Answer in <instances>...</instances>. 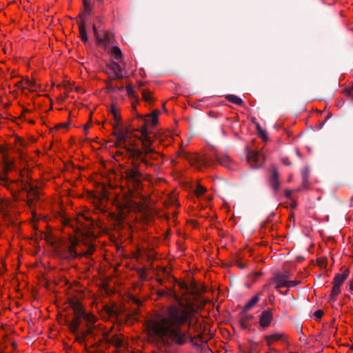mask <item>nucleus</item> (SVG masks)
Listing matches in <instances>:
<instances>
[{
  "label": "nucleus",
  "mask_w": 353,
  "mask_h": 353,
  "mask_svg": "<svg viewBox=\"0 0 353 353\" xmlns=\"http://www.w3.org/2000/svg\"><path fill=\"white\" fill-rule=\"evenodd\" d=\"M28 112H29V110H28V109H26L25 108H23V113Z\"/></svg>",
  "instance_id": "55"
},
{
  "label": "nucleus",
  "mask_w": 353,
  "mask_h": 353,
  "mask_svg": "<svg viewBox=\"0 0 353 353\" xmlns=\"http://www.w3.org/2000/svg\"><path fill=\"white\" fill-rule=\"evenodd\" d=\"M123 89V86H116V91H121Z\"/></svg>",
  "instance_id": "53"
},
{
  "label": "nucleus",
  "mask_w": 353,
  "mask_h": 353,
  "mask_svg": "<svg viewBox=\"0 0 353 353\" xmlns=\"http://www.w3.org/2000/svg\"><path fill=\"white\" fill-rule=\"evenodd\" d=\"M216 160L222 165L230 168L231 159L228 155H215Z\"/></svg>",
  "instance_id": "19"
},
{
  "label": "nucleus",
  "mask_w": 353,
  "mask_h": 353,
  "mask_svg": "<svg viewBox=\"0 0 353 353\" xmlns=\"http://www.w3.org/2000/svg\"><path fill=\"white\" fill-rule=\"evenodd\" d=\"M26 203L30 208H32L39 199V192L36 187H30Z\"/></svg>",
  "instance_id": "13"
},
{
  "label": "nucleus",
  "mask_w": 353,
  "mask_h": 353,
  "mask_svg": "<svg viewBox=\"0 0 353 353\" xmlns=\"http://www.w3.org/2000/svg\"><path fill=\"white\" fill-rule=\"evenodd\" d=\"M21 84H22V82L19 81L18 83H16V85L19 87V86H21Z\"/></svg>",
  "instance_id": "56"
},
{
  "label": "nucleus",
  "mask_w": 353,
  "mask_h": 353,
  "mask_svg": "<svg viewBox=\"0 0 353 353\" xmlns=\"http://www.w3.org/2000/svg\"><path fill=\"white\" fill-rule=\"evenodd\" d=\"M126 91L128 92L129 97H130L136 101H138V97L135 95L134 90H133V87L131 84L128 85L126 86Z\"/></svg>",
  "instance_id": "31"
},
{
  "label": "nucleus",
  "mask_w": 353,
  "mask_h": 353,
  "mask_svg": "<svg viewBox=\"0 0 353 353\" xmlns=\"http://www.w3.org/2000/svg\"><path fill=\"white\" fill-rule=\"evenodd\" d=\"M94 246L91 245V246H90V247L88 248V250H86V252H85L84 253H83V254H79V253H77V255H78V256H77V258H81V257H82L83 256H90V255H92V253L94 252ZM74 259H76V257H75Z\"/></svg>",
  "instance_id": "33"
},
{
  "label": "nucleus",
  "mask_w": 353,
  "mask_h": 353,
  "mask_svg": "<svg viewBox=\"0 0 353 353\" xmlns=\"http://www.w3.org/2000/svg\"><path fill=\"white\" fill-rule=\"evenodd\" d=\"M182 157L187 159L192 165H194L197 169H201L203 166H208L212 160L197 154H191L184 152Z\"/></svg>",
  "instance_id": "7"
},
{
  "label": "nucleus",
  "mask_w": 353,
  "mask_h": 353,
  "mask_svg": "<svg viewBox=\"0 0 353 353\" xmlns=\"http://www.w3.org/2000/svg\"><path fill=\"white\" fill-rule=\"evenodd\" d=\"M350 289L353 291V279L350 283Z\"/></svg>",
  "instance_id": "54"
},
{
  "label": "nucleus",
  "mask_w": 353,
  "mask_h": 353,
  "mask_svg": "<svg viewBox=\"0 0 353 353\" xmlns=\"http://www.w3.org/2000/svg\"><path fill=\"white\" fill-rule=\"evenodd\" d=\"M259 295L256 294L243 307L244 310H250L252 309L259 301Z\"/></svg>",
  "instance_id": "23"
},
{
  "label": "nucleus",
  "mask_w": 353,
  "mask_h": 353,
  "mask_svg": "<svg viewBox=\"0 0 353 353\" xmlns=\"http://www.w3.org/2000/svg\"><path fill=\"white\" fill-rule=\"evenodd\" d=\"M79 33H80V37L81 40L86 43L88 40L87 33L85 31V22L83 20H81L79 22Z\"/></svg>",
  "instance_id": "21"
},
{
  "label": "nucleus",
  "mask_w": 353,
  "mask_h": 353,
  "mask_svg": "<svg viewBox=\"0 0 353 353\" xmlns=\"http://www.w3.org/2000/svg\"><path fill=\"white\" fill-rule=\"evenodd\" d=\"M112 38H113V36L111 34L105 32L103 38H101L102 39H104V41L103 43H98L103 45L105 47H106L110 43H111Z\"/></svg>",
  "instance_id": "28"
},
{
  "label": "nucleus",
  "mask_w": 353,
  "mask_h": 353,
  "mask_svg": "<svg viewBox=\"0 0 353 353\" xmlns=\"http://www.w3.org/2000/svg\"><path fill=\"white\" fill-rule=\"evenodd\" d=\"M132 108H133V110H135V109H136V105H132Z\"/></svg>",
  "instance_id": "59"
},
{
  "label": "nucleus",
  "mask_w": 353,
  "mask_h": 353,
  "mask_svg": "<svg viewBox=\"0 0 353 353\" xmlns=\"http://www.w3.org/2000/svg\"><path fill=\"white\" fill-rule=\"evenodd\" d=\"M222 132H223V134H225V130H222Z\"/></svg>",
  "instance_id": "62"
},
{
  "label": "nucleus",
  "mask_w": 353,
  "mask_h": 353,
  "mask_svg": "<svg viewBox=\"0 0 353 353\" xmlns=\"http://www.w3.org/2000/svg\"><path fill=\"white\" fill-rule=\"evenodd\" d=\"M336 296H332V294H330V301H335L336 300Z\"/></svg>",
  "instance_id": "51"
},
{
  "label": "nucleus",
  "mask_w": 353,
  "mask_h": 353,
  "mask_svg": "<svg viewBox=\"0 0 353 353\" xmlns=\"http://www.w3.org/2000/svg\"><path fill=\"white\" fill-rule=\"evenodd\" d=\"M3 166L5 173H8L13 169L14 165L12 161H9L7 159H4Z\"/></svg>",
  "instance_id": "27"
},
{
  "label": "nucleus",
  "mask_w": 353,
  "mask_h": 353,
  "mask_svg": "<svg viewBox=\"0 0 353 353\" xmlns=\"http://www.w3.org/2000/svg\"><path fill=\"white\" fill-rule=\"evenodd\" d=\"M107 68L112 73L110 80L121 79L124 77L123 69L118 63L112 61L107 65Z\"/></svg>",
  "instance_id": "10"
},
{
  "label": "nucleus",
  "mask_w": 353,
  "mask_h": 353,
  "mask_svg": "<svg viewBox=\"0 0 353 353\" xmlns=\"http://www.w3.org/2000/svg\"><path fill=\"white\" fill-rule=\"evenodd\" d=\"M89 126H90L89 123H86L85 125H83V131L85 132V134H87V132H88Z\"/></svg>",
  "instance_id": "49"
},
{
  "label": "nucleus",
  "mask_w": 353,
  "mask_h": 353,
  "mask_svg": "<svg viewBox=\"0 0 353 353\" xmlns=\"http://www.w3.org/2000/svg\"><path fill=\"white\" fill-rule=\"evenodd\" d=\"M272 313L270 310H263L260 315L259 324L263 328H266L270 326L272 321Z\"/></svg>",
  "instance_id": "12"
},
{
  "label": "nucleus",
  "mask_w": 353,
  "mask_h": 353,
  "mask_svg": "<svg viewBox=\"0 0 353 353\" xmlns=\"http://www.w3.org/2000/svg\"><path fill=\"white\" fill-rule=\"evenodd\" d=\"M142 96L144 101L148 103H152L154 100L152 97V93L148 90H142Z\"/></svg>",
  "instance_id": "29"
},
{
  "label": "nucleus",
  "mask_w": 353,
  "mask_h": 353,
  "mask_svg": "<svg viewBox=\"0 0 353 353\" xmlns=\"http://www.w3.org/2000/svg\"><path fill=\"white\" fill-rule=\"evenodd\" d=\"M247 160L252 168H258L264 162V157L259 151L250 150L247 154Z\"/></svg>",
  "instance_id": "8"
},
{
  "label": "nucleus",
  "mask_w": 353,
  "mask_h": 353,
  "mask_svg": "<svg viewBox=\"0 0 353 353\" xmlns=\"http://www.w3.org/2000/svg\"><path fill=\"white\" fill-rule=\"evenodd\" d=\"M105 310L111 317L123 316L124 318H130L131 316V314L129 312H127L125 309L122 306H118L116 305L112 306L105 305Z\"/></svg>",
  "instance_id": "9"
},
{
  "label": "nucleus",
  "mask_w": 353,
  "mask_h": 353,
  "mask_svg": "<svg viewBox=\"0 0 353 353\" xmlns=\"http://www.w3.org/2000/svg\"><path fill=\"white\" fill-rule=\"evenodd\" d=\"M136 145V143L134 141H131L130 139H128V141H127V146L131 148H135L134 146Z\"/></svg>",
  "instance_id": "43"
},
{
  "label": "nucleus",
  "mask_w": 353,
  "mask_h": 353,
  "mask_svg": "<svg viewBox=\"0 0 353 353\" xmlns=\"http://www.w3.org/2000/svg\"><path fill=\"white\" fill-rule=\"evenodd\" d=\"M289 276L287 274L276 273L274 276V280L276 282V289L279 290L281 287H288L289 284Z\"/></svg>",
  "instance_id": "14"
},
{
  "label": "nucleus",
  "mask_w": 353,
  "mask_h": 353,
  "mask_svg": "<svg viewBox=\"0 0 353 353\" xmlns=\"http://www.w3.org/2000/svg\"><path fill=\"white\" fill-rule=\"evenodd\" d=\"M112 80H108V81H106V88L108 89V91H110V92H116V86H114L112 83H111V81Z\"/></svg>",
  "instance_id": "37"
},
{
  "label": "nucleus",
  "mask_w": 353,
  "mask_h": 353,
  "mask_svg": "<svg viewBox=\"0 0 353 353\" xmlns=\"http://www.w3.org/2000/svg\"><path fill=\"white\" fill-rule=\"evenodd\" d=\"M180 288V295L183 303L190 301V308L192 309L190 314V321H191V327L194 323V314L196 312V308L204 306V303L201 300V294L205 292V288L202 285L199 286L194 281H191L188 284L185 281H176Z\"/></svg>",
  "instance_id": "4"
},
{
  "label": "nucleus",
  "mask_w": 353,
  "mask_h": 353,
  "mask_svg": "<svg viewBox=\"0 0 353 353\" xmlns=\"http://www.w3.org/2000/svg\"><path fill=\"white\" fill-rule=\"evenodd\" d=\"M152 142H150L148 139L146 142L142 144V148H130L128 152L130 157L132 159V168H128L124 172V179L128 185V190L132 196H139L141 190L143 188V174L140 171L139 163L134 162V160H138L140 163L144 164L146 168H152L153 163L151 161H159L161 159L159 152L155 151L151 146Z\"/></svg>",
  "instance_id": "2"
},
{
  "label": "nucleus",
  "mask_w": 353,
  "mask_h": 353,
  "mask_svg": "<svg viewBox=\"0 0 353 353\" xmlns=\"http://www.w3.org/2000/svg\"><path fill=\"white\" fill-rule=\"evenodd\" d=\"M310 173V169L307 166L304 167L301 171L302 184L305 188H307Z\"/></svg>",
  "instance_id": "20"
},
{
  "label": "nucleus",
  "mask_w": 353,
  "mask_h": 353,
  "mask_svg": "<svg viewBox=\"0 0 353 353\" xmlns=\"http://www.w3.org/2000/svg\"><path fill=\"white\" fill-rule=\"evenodd\" d=\"M21 189L23 191H26L27 194H28V190H30V187H33L28 182H23V181H20Z\"/></svg>",
  "instance_id": "35"
},
{
  "label": "nucleus",
  "mask_w": 353,
  "mask_h": 353,
  "mask_svg": "<svg viewBox=\"0 0 353 353\" xmlns=\"http://www.w3.org/2000/svg\"><path fill=\"white\" fill-rule=\"evenodd\" d=\"M350 274L349 269L345 270L342 274H336L333 280V285L341 288L343 282L347 279Z\"/></svg>",
  "instance_id": "16"
},
{
  "label": "nucleus",
  "mask_w": 353,
  "mask_h": 353,
  "mask_svg": "<svg viewBox=\"0 0 353 353\" xmlns=\"http://www.w3.org/2000/svg\"><path fill=\"white\" fill-rule=\"evenodd\" d=\"M205 191L206 189L201 185H198L195 190V192L198 196L203 194Z\"/></svg>",
  "instance_id": "38"
},
{
  "label": "nucleus",
  "mask_w": 353,
  "mask_h": 353,
  "mask_svg": "<svg viewBox=\"0 0 353 353\" xmlns=\"http://www.w3.org/2000/svg\"><path fill=\"white\" fill-rule=\"evenodd\" d=\"M34 82H32L31 81L27 79L26 80V85L29 87V88H32L33 85H34Z\"/></svg>",
  "instance_id": "48"
},
{
  "label": "nucleus",
  "mask_w": 353,
  "mask_h": 353,
  "mask_svg": "<svg viewBox=\"0 0 353 353\" xmlns=\"http://www.w3.org/2000/svg\"><path fill=\"white\" fill-rule=\"evenodd\" d=\"M285 334L283 333H275L271 335L264 336V339H272L273 341H277L283 339Z\"/></svg>",
  "instance_id": "26"
},
{
  "label": "nucleus",
  "mask_w": 353,
  "mask_h": 353,
  "mask_svg": "<svg viewBox=\"0 0 353 353\" xmlns=\"http://www.w3.org/2000/svg\"><path fill=\"white\" fill-rule=\"evenodd\" d=\"M110 112L113 115L115 122L113 123V129L116 130L121 125V117L114 105L111 106Z\"/></svg>",
  "instance_id": "18"
},
{
  "label": "nucleus",
  "mask_w": 353,
  "mask_h": 353,
  "mask_svg": "<svg viewBox=\"0 0 353 353\" xmlns=\"http://www.w3.org/2000/svg\"><path fill=\"white\" fill-rule=\"evenodd\" d=\"M281 161L285 165H290L292 164L291 162L289 161L288 157H282L281 158Z\"/></svg>",
  "instance_id": "44"
},
{
  "label": "nucleus",
  "mask_w": 353,
  "mask_h": 353,
  "mask_svg": "<svg viewBox=\"0 0 353 353\" xmlns=\"http://www.w3.org/2000/svg\"><path fill=\"white\" fill-rule=\"evenodd\" d=\"M250 343H252V345H254V344L255 345V344H256V343H255L254 342H253L252 341H250Z\"/></svg>",
  "instance_id": "58"
},
{
  "label": "nucleus",
  "mask_w": 353,
  "mask_h": 353,
  "mask_svg": "<svg viewBox=\"0 0 353 353\" xmlns=\"http://www.w3.org/2000/svg\"><path fill=\"white\" fill-rule=\"evenodd\" d=\"M13 346H17V343H13Z\"/></svg>",
  "instance_id": "63"
},
{
  "label": "nucleus",
  "mask_w": 353,
  "mask_h": 353,
  "mask_svg": "<svg viewBox=\"0 0 353 353\" xmlns=\"http://www.w3.org/2000/svg\"><path fill=\"white\" fill-rule=\"evenodd\" d=\"M159 112L157 110H155L152 112L150 115H146L145 118L143 117L142 115L137 114V117L140 119H143L144 122L148 125L150 124L152 126H155L158 123V116Z\"/></svg>",
  "instance_id": "15"
},
{
  "label": "nucleus",
  "mask_w": 353,
  "mask_h": 353,
  "mask_svg": "<svg viewBox=\"0 0 353 353\" xmlns=\"http://www.w3.org/2000/svg\"><path fill=\"white\" fill-rule=\"evenodd\" d=\"M225 99L230 102L238 105H242L243 103V100L234 94H228L225 97Z\"/></svg>",
  "instance_id": "25"
},
{
  "label": "nucleus",
  "mask_w": 353,
  "mask_h": 353,
  "mask_svg": "<svg viewBox=\"0 0 353 353\" xmlns=\"http://www.w3.org/2000/svg\"><path fill=\"white\" fill-rule=\"evenodd\" d=\"M157 294L173 300L176 304L168 307L164 316L152 323V331L158 336H169L177 345L185 344L188 339L187 333L181 332L180 326L187 324L191 327L190 314L192 309L190 308V301L183 303L181 297L171 288L159 290Z\"/></svg>",
  "instance_id": "1"
},
{
  "label": "nucleus",
  "mask_w": 353,
  "mask_h": 353,
  "mask_svg": "<svg viewBox=\"0 0 353 353\" xmlns=\"http://www.w3.org/2000/svg\"><path fill=\"white\" fill-rule=\"evenodd\" d=\"M256 128L259 136L264 140L266 141L268 139V135L266 132L261 127L259 123L256 124Z\"/></svg>",
  "instance_id": "30"
},
{
  "label": "nucleus",
  "mask_w": 353,
  "mask_h": 353,
  "mask_svg": "<svg viewBox=\"0 0 353 353\" xmlns=\"http://www.w3.org/2000/svg\"><path fill=\"white\" fill-rule=\"evenodd\" d=\"M1 212H2V214L4 217H7L8 216L9 214H8V212L4 210H1Z\"/></svg>",
  "instance_id": "50"
},
{
  "label": "nucleus",
  "mask_w": 353,
  "mask_h": 353,
  "mask_svg": "<svg viewBox=\"0 0 353 353\" xmlns=\"http://www.w3.org/2000/svg\"><path fill=\"white\" fill-rule=\"evenodd\" d=\"M300 283V281H289L288 288L296 286Z\"/></svg>",
  "instance_id": "42"
},
{
  "label": "nucleus",
  "mask_w": 353,
  "mask_h": 353,
  "mask_svg": "<svg viewBox=\"0 0 353 353\" xmlns=\"http://www.w3.org/2000/svg\"><path fill=\"white\" fill-rule=\"evenodd\" d=\"M159 283H162L163 281L161 279H159Z\"/></svg>",
  "instance_id": "60"
},
{
  "label": "nucleus",
  "mask_w": 353,
  "mask_h": 353,
  "mask_svg": "<svg viewBox=\"0 0 353 353\" xmlns=\"http://www.w3.org/2000/svg\"><path fill=\"white\" fill-rule=\"evenodd\" d=\"M70 125V123L67 122V123H60V124H58L56 128L57 129L60 128H68V126Z\"/></svg>",
  "instance_id": "45"
},
{
  "label": "nucleus",
  "mask_w": 353,
  "mask_h": 353,
  "mask_svg": "<svg viewBox=\"0 0 353 353\" xmlns=\"http://www.w3.org/2000/svg\"><path fill=\"white\" fill-rule=\"evenodd\" d=\"M265 225V223H263L262 226L264 227Z\"/></svg>",
  "instance_id": "64"
},
{
  "label": "nucleus",
  "mask_w": 353,
  "mask_h": 353,
  "mask_svg": "<svg viewBox=\"0 0 353 353\" xmlns=\"http://www.w3.org/2000/svg\"><path fill=\"white\" fill-rule=\"evenodd\" d=\"M292 190H285V196L287 197V198H290L291 197V195H292Z\"/></svg>",
  "instance_id": "47"
},
{
  "label": "nucleus",
  "mask_w": 353,
  "mask_h": 353,
  "mask_svg": "<svg viewBox=\"0 0 353 353\" xmlns=\"http://www.w3.org/2000/svg\"><path fill=\"white\" fill-rule=\"evenodd\" d=\"M265 340L266 341L267 345H268V346H270L272 344V342L273 341H272V339H265Z\"/></svg>",
  "instance_id": "52"
},
{
  "label": "nucleus",
  "mask_w": 353,
  "mask_h": 353,
  "mask_svg": "<svg viewBox=\"0 0 353 353\" xmlns=\"http://www.w3.org/2000/svg\"><path fill=\"white\" fill-rule=\"evenodd\" d=\"M340 292H341V288L333 285L330 294H332V296H338L340 294Z\"/></svg>",
  "instance_id": "36"
},
{
  "label": "nucleus",
  "mask_w": 353,
  "mask_h": 353,
  "mask_svg": "<svg viewBox=\"0 0 353 353\" xmlns=\"http://www.w3.org/2000/svg\"><path fill=\"white\" fill-rule=\"evenodd\" d=\"M147 123H145L143 126L141 128L140 132L141 134V137L140 138V140L142 142V144H143V142H146V140L148 139L150 142H152L151 138L148 136V130L147 128Z\"/></svg>",
  "instance_id": "22"
},
{
  "label": "nucleus",
  "mask_w": 353,
  "mask_h": 353,
  "mask_svg": "<svg viewBox=\"0 0 353 353\" xmlns=\"http://www.w3.org/2000/svg\"><path fill=\"white\" fill-rule=\"evenodd\" d=\"M296 152H297V155H299V156L301 155L299 150H297Z\"/></svg>",
  "instance_id": "57"
},
{
  "label": "nucleus",
  "mask_w": 353,
  "mask_h": 353,
  "mask_svg": "<svg viewBox=\"0 0 353 353\" xmlns=\"http://www.w3.org/2000/svg\"><path fill=\"white\" fill-rule=\"evenodd\" d=\"M110 53L114 56V59L117 61H119L123 57V53L121 49L117 46H113L110 50Z\"/></svg>",
  "instance_id": "24"
},
{
  "label": "nucleus",
  "mask_w": 353,
  "mask_h": 353,
  "mask_svg": "<svg viewBox=\"0 0 353 353\" xmlns=\"http://www.w3.org/2000/svg\"><path fill=\"white\" fill-rule=\"evenodd\" d=\"M69 306L72 309V314L63 317L60 323L68 327L75 336L76 341L83 343L88 336H94L97 318L92 314L86 312L79 301L71 300Z\"/></svg>",
  "instance_id": "3"
},
{
  "label": "nucleus",
  "mask_w": 353,
  "mask_h": 353,
  "mask_svg": "<svg viewBox=\"0 0 353 353\" xmlns=\"http://www.w3.org/2000/svg\"><path fill=\"white\" fill-rule=\"evenodd\" d=\"M350 349L353 350V343L351 345Z\"/></svg>",
  "instance_id": "61"
},
{
  "label": "nucleus",
  "mask_w": 353,
  "mask_h": 353,
  "mask_svg": "<svg viewBox=\"0 0 353 353\" xmlns=\"http://www.w3.org/2000/svg\"><path fill=\"white\" fill-rule=\"evenodd\" d=\"M345 92H346L347 97L350 99L353 100V83L352 86L350 88L345 90Z\"/></svg>",
  "instance_id": "39"
},
{
  "label": "nucleus",
  "mask_w": 353,
  "mask_h": 353,
  "mask_svg": "<svg viewBox=\"0 0 353 353\" xmlns=\"http://www.w3.org/2000/svg\"><path fill=\"white\" fill-rule=\"evenodd\" d=\"M248 310H244V309H242V311L240 313L241 319L243 320H245V321L248 322L249 321L252 320L254 316L252 314H247Z\"/></svg>",
  "instance_id": "32"
},
{
  "label": "nucleus",
  "mask_w": 353,
  "mask_h": 353,
  "mask_svg": "<svg viewBox=\"0 0 353 353\" xmlns=\"http://www.w3.org/2000/svg\"><path fill=\"white\" fill-rule=\"evenodd\" d=\"M47 242L51 246L54 247L57 251V254L61 259L65 260H72L77 257V252L75 250L77 242L68 240L65 242L61 239L48 238Z\"/></svg>",
  "instance_id": "5"
},
{
  "label": "nucleus",
  "mask_w": 353,
  "mask_h": 353,
  "mask_svg": "<svg viewBox=\"0 0 353 353\" xmlns=\"http://www.w3.org/2000/svg\"><path fill=\"white\" fill-rule=\"evenodd\" d=\"M323 315V311L321 310H318L314 313V316L318 319H321Z\"/></svg>",
  "instance_id": "41"
},
{
  "label": "nucleus",
  "mask_w": 353,
  "mask_h": 353,
  "mask_svg": "<svg viewBox=\"0 0 353 353\" xmlns=\"http://www.w3.org/2000/svg\"><path fill=\"white\" fill-rule=\"evenodd\" d=\"M236 265L241 269H244L246 268V265L245 263H243L239 261H236Z\"/></svg>",
  "instance_id": "46"
},
{
  "label": "nucleus",
  "mask_w": 353,
  "mask_h": 353,
  "mask_svg": "<svg viewBox=\"0 0 353 353\" xmlns=\"http://www.w3.org/2000/svg\"><path fill=\"white\" fill-rule=\"evenodd\" d=\"M82 2L83 4L84 10H83V12H82L81 13H80L79 14L77 18L81 19V18L84 17V18L88 19L90 16V11L92 9L91 2H90V0H82Z\"/></svg>",
  "instance_id": "17"
},
{
  "label": "nucleus",
  "mask_w": 353,
  "mask_h": 353,
  "mask_svg": "<svg viewBox=\"0 0 353 353\" xmlns=\"http://www.w3.org/2000/svg\"><path fill=\"white\" fill-rule=\"evenodd\" d=\"M270 186L274 193H276L280 188L279 174L276 168L273 167L271 170V177L270 179Z\"/></svg>",
  "instance_id": "11"
},
{
  "label": "nucleus",
  "mask_w": 353,
  "mask_h": 353,
  "mask_svg": "<svg viewBox=\"0 0 353 353\" xmlns=\"http://www.w3.org/2000/svg\"><path fill=\"white\" fill-rule=\"evenodd\" d=\"M92 30H93L94 35L96 38L97 42V43H103L104 41V39H102L101 37L99 36V34L97 32L96 26L94 24L92 25Z\"/></svg>",
  "instance_id": "34"
},
{
  "label": "nucleus",
  "mask_w": 353,
  "mask_h": 353,
  "mask_svg": "<svg viewBox=\"0 0 353 353\" xmlns=\"http://www.w3.org/2000/svg\"><path fill=\"white\" fill-rule=\"evenodd\" d=\"M239 323H240V325H241V328H243V330H246L248 328V327H249L248 322L245 321V320H243L241 319Z\"/></svg>",
  "instance_id": "40"
},
{
  "label": "nucleus",
  "mask_w": 353,
  "mask_h": 353,
  "mask_svg": "<svg viewBox=\"0 0 353 353\" xmlns=\"http://www.w3.org/2000/svg\"><path fill=\"white\" fill-rule=\"evenodd\" d=\"M120 125H121L120 128L118 127L116 130H114L113 134L117 137V140L114 145L117 148H122L128 152V149L130 148L127 146V141L128 139H130V134L131 130L128 126L124 127L121 124Z\"/></svg>",
  "instance_id": "6"
}]
</instances>
